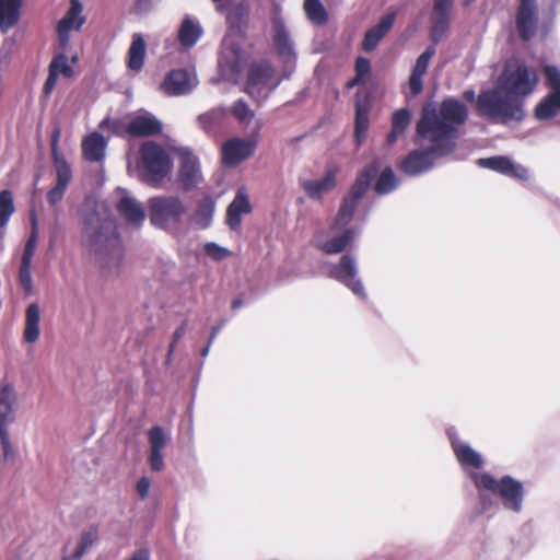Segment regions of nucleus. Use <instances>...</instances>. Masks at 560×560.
Segmentation results:
<instances>
[{"instance_id":"obj_1","label":"nucleus","mask_w":560,"mask_h":560,"mask_svg":"<svg viewBox=\"0 0 560 560\" xmlns=\"http://www.w3.org/2000/svg\"><path fill=\"white\" fill-rule=\"evenodd\" d=\"M467 115L465 104L454 98L443 101L438 108L425 106L417 124V135L432 145L427 150L411 151L402 161L401 170L410 176L420 175L432 168L434 159L453 152L454 138Z\"/></svg>"},{"instance_id":"obj_2","label":"nucleus","mask_w":560,"mask_h":560,"mask_svg":"<svg viewBox=\"0 0 560 560\" xmlns=\"http://www.w3.org/2000/svg\"><path fill=\"white\" fill-rule=\"evenodd\" d=\"M538 83L535 69L523 63L510 62L494 89L479 94L477 106L481 115L509 124L524 117L522 98L532 94Z\"/></svg>"},{"instance_id":"obj_3","label":"nucleus","mask_w":560,"mask_h":560,"mask_svg":"<svg viewBox=\"0 0 560 560\" xmlns=\"http://www.w3.org/2000/svg\"><path fill=\"white\" fill-rule=\"evenodd\" d=\"M82 244L94 254L103 268L117 271L122 262L124 249L115 220L102 201L85 199L82 210Z\"/></svg>"},{"instance_id":"obj_4","label":"nucleus","mask_w":560,"mask_h":560,"mask_svg":"<svg viewBox=\"0 0 560 560\" xmlns=\"http://www.w3.org/2000/svg\"><path fill=\"white\" fill-rule=\"evenodd\" d=\"M212 2L217 11L226 15L229 24L219 55V71L224 80L237 82L248 61V55L243 49L245 38L240 25V9L232 11L229 5L230 0H212Z\"/></svg>"},{"instance_id":"obj_5","label":"nucleus","mask_w":560,"mask_h":560,"mask_svg":"<svg viewBox=\"0 0 560 560\" xmlns=\"http://www.w3.org/2000/svg\"><path fill=\"white\" fill-rule=\"evenodd\" d=\"M140 155V163L135 165L130 158H128V174L138 176L142 182L152 187H160L164 178L172 171L170 155L161 145L152 141H147L141 145Z\"/></svg>"},{"instance_id":"obj_6","label":"nucleus","mask_w":560,"mask_h":560,"mask_svg":"<svg viewBox=\"0 0 560 560\" xmlns=\"http://www.w3.org/2000/svg\"><path fill=\"white\" fill-rule=\"evenodd\" d=\"M150 222L155 228L174 233L180 228L187 207L177 195H158L147 202Z\"/></svg>"},{"instance_id":"obj_7","label":"nucleus","mask_w":560,"mask_h":560,"mask_svg":"<svg viewBox=\"0 0 560 560\" xmlns=\"http://www.w3.org/2000/svg\"><path fill=\"white\" fill-rule=\"evenodd\" d=\"M471 478L481 493L483 491H490L498 495L505 510L514 513L522 512L525 491L521 481L511 476H503L500 479H495L487 472L472 474Z\"/></svg>"},{"instance_id":"obj_8","label":"nucleus","mask_w":560,"mask_h":560,"mask_svg":"<svg viewBox=\"0 0 560 560\" xmlns=\"http://www.w3.org/2000/svg\"><path fill=\"white\" fill-rule=\"evenodd\" d=\"M101 127L122 137H147L161 132L163 125L152 113L139 109L122 119L106 118Z\"/></svg>"},{"instance_id":"obj_9","label":"nucleus","mask_w":560,"mask_h":560,"mask_svg":"<svg viewBox=\"0 0 560 560\" xmlns=\"http://www.w3.org/2000/svg\"><path fill=\"white\" fill-rule=\"evenodd\" d=\"M376 172L377 167L373 164L360 173L348 195L342 200L332 230L342 229L352 220L357 206L366 192L371 179Z\"/></svg>"},{"instance_id":"obj_10","label":"nucleus","mask_w":560,"mask_h":560,"mask_svg":"<svg viewBox=\"0 0 560 560\" xmlns=\"http://www.w3.org/2000/svg\"><path fill=\"white\" fill-rule=\"evenodd\" d=\"M280 82L281 79L276 75L268 61L256 62L249 68L246 92L260 103L277 89Z\"/></svg>"},{"instance_id":"obj_11","label":"nucleus","mask_w":560,"mask_h":560,"mask_svg":"<svg viewBox=\"0 0 560 560\" xmlns=\"http://www.w3.org/2000/svg\"><path fill=\"white\" fill-rule=\"evenodd\" d=\"M544 74L548 93L536 105L535 116L539 120H549L560 115V69L546 65Z\"/></svg>"},{"instance_id":"obj_12","label":"nucleus","mask_w":560,"mask_h":560,"mask_svg":"<svg viewBox=\"0 0 560 560\" xmlns=\"http://www.w3.org/2000/svg\"><path fill=\"white\" fill-rule=\"evenodd\" d=\"M61 136L59 128H55L51 135V153L56 172V184L47 192V201L50 206L59 203L71 182L72 171L65 158L59 153L58 143Z\"/></svg>"},{"instance_id":"obj_13","label":"nucleus","mask_w":560,"mask_h":560,"mask_svg":"<svg viewBox=\"0 0 560 560\" xmlns=\"http://www.w3.org/2000/svg\"><path fill=\"white\" fill-rule=\"evenodd\" d=\"M18 402L15 387L10 383H3L0 387V439L5 456L11 452L8 425L15 420Z\"/></svg>"},{"instance_id":"obj_14","label":"nucleus","mask_w":560,"mask_h":560,"mask_svg":"<svg viewBox=\"0 0 560 560\" xmlns=\"http://www.w3.org/2000/svg\"><path fill=\"white\" fill-rule=\"evenodd\" d=\"M358 266L357 260L352 255H343L338 265H335L330 270V276L346 287H348L353 294L361 299L366 298L365 289L361 280L357 279Z\"/></svg>"},{"instance_id":"obj_15","label":"nucleus","mask_w":560,"mask_h":560,"mask_svg":"<svg viewBox=\"0 0 560 560\" xmlns=\"http://www.w3.org/2000/svg\"><path fill=\"white\" fill-rule=\"evenodd\" d=\"M83 5L80 0H70L69 9L57 24L59 47L66 49L70 44V32L80 31L85 23Z\"/></svg>"},{"instance_id":"obj_16","label":"nucleus","mask_w":560,"mask_h":560,"mask_svg":"<svg viewBox=\"0 0 560 560\" xmlns=\"http://www.w3.org/2000/svg\"><path fill=\"white\" fill-rule=\"evenodd\" d=\"M178 180L185 190L196 187L202 179L199 160L188 148H177Z\"/></svg>"},{"instance_id":"obj_17","label":"nucleus","mask_w":560,"mask_h":560,"mask_svg":"<svg viewBox=\"0 0 560 560\" xmlns=\"http://www.w3.org/2000/svg\"><path fill=\"white\" fill-rule=\"evenodd\" d=\"M198 85L194 70H172L164 79L162 89L167 95L178 96L190 93Z\"/></svg>"},{"instance_id":"obj_18","label":"nucleus","mask_w":560,"mask_h":560,"mask_svg":"<svg viewBox=\"0 0 560 560\" xmlns=\"http://www.w3.org/2000/svg\"><path fill=\"white\" fill-rule=\"evenodd\" d=\"M255 148V139H230L222 145L223 163L229 166H235L249 158L253 154Z\"/></svg>"},{"instance_id":"obj_19","label":"nucleus","mask_w":560,"mask_h":560,"mask_svg":"<svg viewBox=\"0 0 560 560\" xmlns=\"http://www.w3.org/2000/svg\"><path fill=\"white\" fill-rule=\"evenodd\" d=\"M537 14L536 0H521L516 14V27L524 40H528L534 36L538 22Z\"/></svg>"},{"instance_id":"obj_20","label":"nucleus","mask_w":560,"mask_h":560,"mask_svg":"<svg viewBox=\"0 0 560 560\" xmlns=\"http://www.w3.org/2000/svg\"><path fill=\"white\" fill-rule=\"evenodd\" d=\"M275 46L283 63L290 70L294 67L296 54L293 42L290 37L283 21L280 18L273 19Z\"/></svg>"},{"instance_id":"obj_21","label":"nucleus","mask_w":560,"mask_h":560,"mask_svg":"<svg viewBox=\"0 0 560 560\" xmlns=\"http://www.w3.org/2000/svg\"><path fill=\"white\" fill-rule=\"evenodd\" d=\"M149 442V466L153 471H161L164 468L163 450L168 442V435L162 427L155 425L148 431Z\"/></svg>"},{"instance_id":"obj_22","label":"nucleus","mask_w":560,"mask_h":560,"mask_svg":"<svg viewBox=\"0 0 560 560\" xmlns=\"http://www.w3.org/2000/svg\"><path fill=\"white\" fill-rule=\"evenodd\" d=\"M478 165L485 168H489L499 172L504 175H509L520 180L528 179V170L521 164L515 163L508 156H492L487 159H480Z\"/></svg>"},{"instance_id":"obj_23","label":"nucleus","mask_w":560,"mask_h":560,"mask_svg":"<svg viewBox=\"0 0 560 560\" xmlns=\"http://www.w3.org/2000/svg\"><path fill=\"white\" fill-rule=\"evenodd\" d=\"M448 438L451 440L456 459L464 469H477L482 466L483 459L481 455L469 444L458 439L456 432L453 429L448 430Z\"/></svg>"},{"instance_id":"obj_24","label":"nucleus","mask_w":560,"mask_h":560,"mask_svg":"<svg viewBox=\"0 0 560 560\" xmlns=\"http://www.w3.org/2000/svg\"><path fill=\"white\" fill-rule=\"evenodd\" d=\"M120 199L117 202L119 214L129 224L140 225L145 219V211L141 202L136 200L126 189L118 188Z\"/></svg>"},{"instance_id":"obj_25","label":"nucleus","mask_w":560,"mask_h":560,"mask_svg":"<svg viewBox=\"0 0 560 560\" xmlns=\"http://www.w3.org/2000/svg\"><path fill=\"white\" fill-rule=\"evenodd\" d=\"M252 211L248 195L245 188H240L226 210V223L232 230H237L242 223V215Z\"/></svg>"},{"instance_id":"obj_26","label":"nucleus","mask_w":560,"mask_h":560,"mask_svg":"<svg viewBox=\"0 0 560 560\" xmlns=\"http://www.w3.org/2000/svg\"><path fill=\"white\" fill-rule=\"evenodd\" d=\"M396 19V12L390 11L383 15L380 22L371 27L364 36L363 48L366 51L373 50L380 43V40L389 32L393 27Z\"/></svg>"},{"instance_id":"obj_27","label":"nucleus","mask_w":560,"mask_h":560,"mask_svg":"<svg viewBox=\"0 0 560 560\" xmlns=\"http://www.w3.org/2000/svg\"><path fill=\"white\" fill-rule=\"evenodd\" d=\"M214 209V201L205 197L198 202L195 211L189 217V225L198 230L208 229L212 223Z\"/></svg>"},{"instance_id":"obj_28","label":"nucleus","mask_w":560,"mask_h":560,"mask_svg":"<svg viewBox=\"0 0 560 560\" xmlns=\"http://www.w3.org/2000/svg\"><path fill=\"white\" fill-rule=\"evenodd\" d=\"M24 0H0V31L7 33L21 16Z\"/></svg>"},{"instance_id":"obj_29","label":"nucleus","mask_w":560,"mask_h":560,"mask_svg":"<svg viewBox=\"0 0 560 560\" xmlns=\"http://www.w3.org/2000/svg\"><path fill=\"white\" fill-rule=\"evenodd\" d=\"M147 44L141 34H135L127 52V68L132 72H140L144 65Z\"/></svg>"},{"instance_id":"obj_30","label":"nucleus","mask_w":560,"mask_h":560,"mask_svg":"<svg viewBox=\"0 0 560 560\" xmlns=\"http://www.w3.org/2000/svg\"><path fill=\"white\" fill-rule=\"evenodd\" d=\"M203 30L200 23L189 16L185 18L178 30V40L185 48H191L202 36Z\"/></svg>"},{"instance_id":"obj_31","label":"nucleus","mask_w":560,"mask_h":560,"mask_svg":"<svg viewBox=\"0 0 560 560\" xmlns=\"http://www.w3.org/2000/svg\"><path fill=\"white\" fill-rule=\"evenodd\" d=\"M82 149L86 160L91 162H100L105 156V138L98 132H93L85 137L82 142Z\"/></svg>"},{"instance_id":"obj_32","label":"nucleus","mask_w":560,"mask_h":560,"mask_svg":"<svg viewBox=\"0 0 560 560\" xmlns=\"http://www.w3.org/2000/svg\"><path fill=\"white\" fill-rule=\"evenodd\" d=\"M336 185V172L330 170L326 175L316 180H305L302 186L305 192L315 199H319L324 194L331 190Z\"/></svg>"},{"instance_id":"obj_33","label":"nucleus","mask_w":560,"mask_h":560,"mask_svg":"<svg viewBox=\"0 0 560 560\" xmlns=\"http://www.w3.org/2000/svg\"><path fill=\"white\" fill-rule=\"evenodd\" d=\"M40 310L37 303H32L25 312L24 339L28 343L35 342L40 334L39 329Z\"/></svg>"},{"instance_id":"obj_34","label":"nucleus","mask_w":560,"mask_h":560,"mask_svg":"<svg viewBox=\"0 0 560 560\" xmlns=\"http://www.w3.org/2000/svg\"><path fill=\"white\" fill-rule=\"evenodd\" d=\"M355 232L351 229H347L339 236H334L330 240L325 242L318 241L319 247L326 254H338L341 253L350 245V243L354 240Z\"/></svg>"},{"instance_id":"obj_35","label":"nucleus","mask_w":560,"mask_h":560,"mask_svg":"<svg viewBox=\"0 0 560 560\" xmlns=\"http://www.w3.org/2000/svg\"><path fill=\"white\" fill-rule=\"evenodd\" d=\"M370 108L365 103H361L357 101L355 104V126H354V136L358 142V145L362 143L365 138V133L370 126L369 119Z\"/></svg>"},{"instance_id":"obj_36","label":"nucleus","mask_w":560,"mask_h":560,"mask_svg":"<svg viewBox=\"0 0 560 560\" xmlns=\"http://www.w3.org/2000/svg\"><path fill=\"white\" fill-rule=\"evenodd\" d=\"M226 115L228 109L225 107H217L199 115L197 120L202 129L211 131L224 120Z\"/></svg>"},{"instance_id":"obj_37","label":"nucleus","mask_w":560,"mask_h":560,"mask_svg":"<svg viewBox=\"0 0 560 560\" xmlns=\"http://www.w3.org/2000/svg\"><path fill=\"white\" fill-rule=\"evenodd\" d=\"M398 184L399 182L395 176L393 170L390 167H386L382 171L376 180L375 191L378 195H386L396 189Z\"/></svg>"},{"instance_id":"obj_38","label":"nucleus","mask_w":560,"mask_h":560,"mask_svg":"<svg viewBox=\"0 0 560 560\" xmlns=\"http://www.w3.org/2000/svg\"><path fill=\"white\" fill-rule=\"evenodd\" d=\"M14 211L15 206L12 192L8 189L2 190L0 192V228H5Z\"/></svg>"},{"instance_id":"obj_39","label":"nucleus","mask_w":560,"mask_h":560,"mask_svg":"<svg viewBox=\"0 0 560 560\" xmlns=\"http://www.w3.org/2000/svg\"><path fill=\"white\" fill-rule=\"evenodd\" d=\"M304 10L313 23L323 24L326 22V11L319 0H305Z\"/></svg>"},{"instance_id":"obj_40","label":"nucleus","mask_w":560,"mask_h":560,"mask_svg":"<svg viewBox=\"0 0 560 560\" xmlns=\"http://www.w3.org/2000/svg\"><path fill=\"white\" fill-rule=\"evenodd\" d=\"M49 70L65 78H71L73 74V69L69 65V57L65 54H59L51 60Z\"/></svg>"},{"instance_id":"obj_41","label":"nucleus","mask_w":560,"mask_h":560,"mask_svg":"<svg viewBox=\"0 0 560 560\" xmlns=\"http://www.w3.org/2000/svg\"><path fill=\"white\" fill-rule=\"evenodd\" d=\"M451 19L433 16V25L431 30V39L434 44L441 42L448 30Z\"/></svg>"},{"instance_id":"obj_42","label":"nucleus","mask_w":560,"mask_h":560,"mask_svg":"<svg viewBox=\"0 0 560 560\" xmlns=\"http://www.w3.org/2000/svg\"><path fill=\"white\" fill-rule=\"evenodd\" d=\"M32 262L21 261L19 270V281L23 288L25 294L31 295L33 293V279H32Z\"/></svg>"},{"instance_id":"obj_43","label":"nucleus","mask_w":560,"mask_h":560,"mask_svg":"<svg viewBox=\"0 0 560 560\" xmlns=\"http://www.w3.org/2000/svg\"><path fill=\"white\" fill-rule=\"evenodd\" d=\"M97 539V530L90 528L81 535L80 541L75 548L77 557H83Z\"/></svg>"},{"instance_id":"obj_44","label":"nucleus","mask_w":560,"mask_h":560,"mask_svg":"<svg viewBox=\"0 0 560 560\" xmlns=\"http://www.w3.org/2000/svg\"><path fill=\"white\" fill-rule=\"evenodd\" d=\"M232 114L238 120L240 124H249L254 117V112L242 100H238L233 105Z\"/></svg>"},{"instance_id":"obj_45","label":"nucleus","mask_w":560,"mask_h":560,"mask_svg":"<svg viewBox=\"0 0 560 560\" xmlns=\"http://www.w3.org/2000/svg\"><path fill=\"white\" fill-rule=\"evenodd\" d=\"M434 55L435 47L433 45L427 47V49L417 58L412 72L424 75Z\"/></svg>"},{"instance_id":"obj_46","label":"nucleus","mask_w":560,"mask_h":560,"mask_svg":"<svg viewBox=\"0 0 560 560\" xmlns=\"http://www.w3.org/2000/svg\"><path fill=\"white\" fill-rule=\"evenodd\" d=\"M410 119L411 116L408 109H398L392 116V127L396 130L404 132L405 129L409 126Z\"/></svg>"},{"instance_id":"obj_47","label":"nucleus","mask_w":560,"mask_h":560,"mask_svg":"<svg viewBox=\"0 0 560 560\" xmlns=\"http://www.w3.org/2000/svg\"><path fill=\"white\" fill-rule=\"evenodd\" d=\"M203 250L209 257L217 261L223 260L231 255L228 248L213 242L205 244Z\"/></svg>"},{"instance_id":"obj_48","label":"nucleus","mask_w":560,"mask_h":560,"mask_svg":"<svg viewBox=\"0 0 560 560\" xmlns=\"http://www.w3.org/2000/svg\"><path fill=\"white\" fill-rule=\"evenodd\" d=\"M36 245H37V230H36V223H35V221H33V231H32L30 238L26 242L21 261L32 262L33 256H34V253L36 249Z\"/></svg>"},{"instance_id":"obj_49","label":"nucleus","mask_w":560,"mask_h":560,"mask_svg":"<svg viewBox=\"0 0 560 560\" xmlns=\"http://www.w3.org/2000/svg\"><path fill=\"white\" fill-rule=\"evenodd\" d=\"M452 7V0H434L433 16L451 19Z\"/></svg>"},{"instance_id":"obj_50","label":"nucleus","mask_w":560,"mask_h":560,"mask_svg":"<svg viewBox=\"0 0 560 560\" xmlns=\"http://www.w3.org/2000/svg\"><path fill=\"white\" fill-rule=\"evenodd\" d=\"M422 74L411 71L409 78V90L411 95L416 96L422 91Z\"/></svg>"},{"instance_id":"obj_51","label":"nucleus","mask_w":560,"mask_h":560,"mask_svg":"<svg viewBox=\"0 0 560 560\" xmlns=\"http://www.w3.org/2000/svg\"><path fill=\"white\" fill-rule=\"evenodd\" d=\"M355 72L357 75L364 79V77L370 72V61L366 58L359 57L355 61Z\"/></svg>"},{"instance_id":"obj_52","label":"nucleus","mask_w":560,"mask_h":560,"mask_svg":"<svg viewBox=\"0 0 560 560\" xmlns=\"http://www.w3.org/2000/svg\"><path fill=\"white\" fill-rule=\"evenodd\" d=\"M150 486H151L150 479L147 477H142L138 480L137 491L141 499H145L148 497Z\"/></svg>"},{"instance_id":"obj_53","label":"nucleus","mask_w":560,"mask_h":560,"mask_svg":"<svg viewBox=\"0 0 560 560\" xmlns=\"http://www.w3.org/2000/svg\"><path fill=\"white\" fill-rule=\"evenodd\" d=\"M58 79H59V75H57V73L49 70L48 78L44 85L45 94L48 95L52 92V90L55 89V86L57 84Z\"/></svg>"},{"instance_id":"obj_54","label":"nucleus","mask_w":560,"mask_h":560,"mask_svg":"<svg viewBox=\"0 0 560 560\" xmlns=\"http://www.w3.org/2000/svg\"><path fill=\"white\" fill-rule=\"evenodd\" d=\"M186 328L184 325L179 326L173 335V341L170 346V352L172 353L175 349L176 342L185 335Z\"/></svg>"},{"instance_id":"obj_55","label":"nucleus","mask_w":560,"mask_h":560,"mask_svg":"<svg viewBox=\"0 0 560 560\" xmlns=\"http://www.w3.org/2000/svg\"><path fill=\"white\" fill-rule=\"evenodd\" d=\"M127 560H150V552L147 549H139Z\"/></svg>"},{"instance_id":"obj_56","label":"nucleus","mask_w":560,"mask_h":560,"mask_svg":"<svg viewBox=\"0 0 560 560\" xmlns=\"http://www.w3.org/2000/svg\"><path fill=\"white\" fill-rule=\"evenodd\" d=\"M400 133H402V132H401V131H399V130H396V129H394V128L392 127L390 132L387 135L386 143H387L388 145H392L393 143H395V142H396V140H397V138H398V136H399Z\"/></svg>"},{"instance_id":"obj_57","label":"nucleus","mask_w":560,"mask_h":560,"mask_svg":"<svg viewBox=\"0 0 560 560\" xmlns=\"http://www.w3.org/2000/svg\"><path fill=\"white\" fill-rule=\"evenodd\" d=\"M362 82L363 78L355 74V77L347 83V88L352 89L353 86L361 84Z\"/></svg>"},{"instance_id":"obj_58","label":"nucleus","mask_w":560,"mask_h":560,"mask_svg":"<svg viewBox=\"0 0 560 560\" xmlns=\"http://www.w3.org/2000/svg\"><path fill=\"white\" fill-rule=\"evenodd\" d=\"M560 4V0H550V13L553 16L555 15V8Z\"/></svg>"},{"instance_id":"obj_59","label":"nucleus","mask_w":560,"mask_h":560,"mask_svg":"<svg viewBox=\"0 0 560 560\" xmlns=\"http://www.w3.org/2000/svg\"><path fill=\"white\" fill-rule=\"evenodd\" d=\"M221 326H218V327H213L212 328V331H211V335H210V338H209V341L210 342H213V340L215 339L219 330H220Z\"/></svg>"},{"instance_id":"obj_60","label":"nucleus","mask_w":560,"mask_h":560,"mask_svg":"<svg viewBox=\"0 0 560 560\" xmlns=\"http://www.w3.org/2000/svg\"><path fill=\"white\" fill-rule=\"evenodd\" d=\"M81 558L77 557V550H74L72 555L65 557L63 560H80Z\"/></svg>"},{"instance_id":"obj_61","label":"nucleus","mask_w":560,"mask_h":560,"mask_svg":"<svg viewBox=\"0 0 560 560\" xmlns=\"http://www.w3.org/2000/svg\"><path fill=\"white\" fill-rule=\"evenodd\" d=\"M465 97H466L467 100H474V97H475V92H474V91H466V92H465Z\"/></svg>"},{"instance_id":"obj_62","label":"nucleus","mask_w":560,"mask_h":560,"mask_svg":"<svg viewBox=\"0 0 560 560\" xmlns=\"http://www.w3.org/2000/svg\"><path fill=\"white\" fill-rule=\"evenodd\" d=\"M211 343H212V342H210V341H209L208 346L202 350L201 355H202L203 358H206V357L208 355Z\"/></svg>"},{"instance_id":"obj_63","label":"nucleus","mask_w":560,"mask_h":560,"mask_svg":"<svg viewBox=\"0 0 560 560\" xmlns=\"http://www.w3.org/2000/svg\"><path fill=\"white\" fill-rule=\"evenodd\" d=\"M241 305H242V301H241V300H235V301L232 303V307H233L234 310L238 308Z\"/></svg>"},{"instance_id":"obj_64","label":"nucleus","mask_w":560,"mask_h":560,"mask_svg":"<svg viewBox=\"0 0 560 560\" xmlns=\"http://www.w3.org/2000/svg\"><path fill=\"white\" fill-rule=\"evenodd\" d=\"M71 60H72V62H77L78 56L77 55L71 56Z\"/></svg>"}]
</instances>
